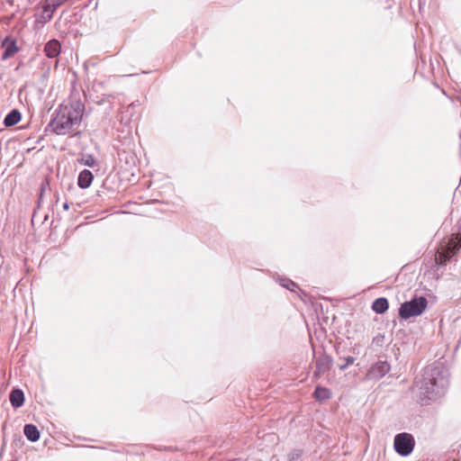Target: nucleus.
<instances>
[{
    "label": "nucleus",
    "mask_w": 461,
    "mask_h": 461,
    "mask_svg": "<svg viewBox=\"0 0 461 461\" xmlns=\"http://www.w3.org/2000/svg\"><path fill=\"white\" fill-rule=\"evenodd\" d=\"M85 105L80 101H68L59 105L50 127L58 135L68 134L75 125L81 122Z\"/></svg>",
    "instance_id": "1"
},
{
    "label": "nucleus",
    "mask_w": 461,
    "mask_h": 461,
    "mask_svg": "<svg viewBox=\"0 0 461 461\" xmlns=\"http://www.w3.org/2000/svg\"><path fill=\"white\" fill-rule=\"evenodd\" d=\"M461 249V233L453 234L447 241H441L436 255L435 261L439 265H446L447 262Z\"/></svg>",
    "instance_id": "2"
},
{
    "label": "nucleus",
    "mask_w": 461,
    "mask_h": 461,
    "mask_svg": "<svg viewBox=\"0 0 461 461\" xmlns=\"http://www.w3.org/2000/svg\"><path fill=\"white\" fill-rule=\"evenodd\" d=\"M428 301L425 297H415L410 302L403 303L399 309V316L407 320L420 315L427 308Z\"/></svg>",
    "instance_id": "3"
},
{
    "label": "nucleus",
    "mask_w": 461,
    "mask_h": 461,
    "mask_svg": "<svg viewBox=\"0 0 461 461\" xmlns=\"http://www.w3.org/2000/svg\"><path fill=\"white\" fill-rule=\"evenodd\" d=\"M438 375V368L431 366L426 367L422 377L416 380L415 385L420 390L421 393L429 397V394L434 393L435 386L437 385V375Z\"/></svg>",
    "instance_id": "4"
},
{
    "label": "nucleus",
    "mask_w": 461,
    "mask_h": 461,
    "mask_svg": "<svg viewBox=\"0 0 461 461\" xmlns=\"http://www.w3.org/2000/svg\"><path fill=\"white\" fill-rule=\"evenodd\" d=\"M415 441L414 438L410 433H400L394 438L393 447L395 451L402 456H409L414 448Z\"/></svg>",
    "instance_id": "5"
},
{
    "label": "nucleus",
    "mask_w": 461,
    "mask_h": 461,
    "mask_svg": "<svg viewBox=\"0 0 461 461\" xmlns=\"http://www.w3.org/2000/svg\"><path fill=\"white\" fill-rule=\"evenodd\" d=\"M332 366V359L326 354L320 355L316 359V369L314 376L319 377L324 373L328 372Z\"/></svg>",
    "instance_id": "6"
},
{
    "label": "nucleus",
    "mask_w": 461,
    "mask_h": 461,
    "mask_svg": "<svg viewBox=\"0 0 461 461\" xmlns=\"http://www.w3.org/2000/svg\"><path fill=\"white\" fill-rule=\"evenodd\" d=\"M390 370V365L385 361H380L375 364L368 374L373 378H381Z\"/></svg>",
    "instance_id": "7"
},
{
    "label": "nucleus",
    "mask_w": 461,
    "mask_h": 461,
    "mask_svg": "<svg viewBox=\"0 0 461 461\" xmlns=\"http://www.w3.org/2000/svg\"><path fill=\"white\" fill-rule=\"evenodd\" d=\"M60 43L57 40L49 41L44 47L46 56L50 59L56 58L60 53Z\"/></svg>",
    "instance_id": "8"
},
{
    "label": "nucleus",
    "mask_w": 461,
    "mask_h": 461,
    "mask_svg": "<svg viewBox=\"0 0 461 461\" xmlns=\"http://www.w3.org/2000/svg\"><path fill=\"white\" fill-rule=\"evenodd\" d=\"M2 46L4 48V53H3V57H2L3 59H6L8 58L13 57L18 51L16 43L12 39H8V38L5 39L3 41Z\"/></svg>",
    "instance_id": "9"
},
{
    "label": "nucleus",
    "mask_w": 461,
    "mask_h": 461,
    "mask_svg": "<svg viewBox=\"0 0 461 461\" xmlns=\"http://www.w3.org/2000/svg\"><path fill=\"white\" fill-rule=\"evenodd\" d=\"M93 174L90 170L85 169L80 172L77 179V184L80 188H87L91 185L93 181Z\"/></svg>",
    "instance_id": "10"
},
{
    "label": "nucleus",
    "mask_w": 461,
    "mask_h": 461,
    "mask_svg": "<svg viewBox=\"0 0 461 461\" xmlns=\"http://www.w3.org/2000/svg\"><path fill=\"white\" fill-rule=\"evenodd\" d=\"M23 432L30 441L35 442L40 438V431L35 425L26 424Z\"/></svg>",
    "instance_id": "11"
},
{
    "label": "nucleus",
    "mask_w": 461,
    "mask_h": 461,
    "mask_svg": "<svg viewBox=\"0 0 461 461\" xmlns=\"http://www.w3.org/2000/svg\"><path fill=\"white\" fill-rule=\"evenodd\" d=\"M10 402L14 407H21L24 402L23 391L19 389L13 390L10 393Z\"/></svg>",
    "instance_id": "12"
},
{
    "label": "nucleus",
    "mask_w": 461,
    "mask_h": 461,
    "mask_svg": "<svg viewBox=\"0 0 461 461\" xmlns=\"http://www.w3.org/2000/svg\"><path fill=\"white\" fill-rule=\"evenodd\" d=\"M313 397L319 402L327 401L330 399L331 392L329 388L317 386L313 393Z\"/></svg>",
    "instance_id": "13"
},
{
    "label": "nucleus",
    "mask_w": 461,
    "mask_h": 461,
    "mask_svg": "<svg viewBox=\"0 0 461 461\" xmlns=\"http://www.w3.org/2000/svg\"><path fill=\"white\" fill-rule=\"evenodd\" d=\"M388 301L384 297L375 300V302L372 304V309L376 313L385 312L388 310Z\"/></svg>",
    "instance_id": "14"
},
{
    "label": "nucleus",
    "mask_w": 461,
    "mask_h": 461,
    "mask_svg": "<svg viewBox=\"0 0 461 461\" xmlns=\"http://www.w3.org/2000/svg\"><path fill=\"white\" fill-rule=\"evenodd\" d=\"M21 121V113L17 110H13L5 118L4 123L10 127L17 124Z\"/></svg>",
    "instance_id": "15"
},
{
    "label": "nucleus",
    "mask_w": 461,
    "mask_h": 461,
    "mask_svg": "<svg viewBox=\"0 0 461 461\" xmlns=\"http://www.w3.org/2000/svg\"><path fill=\"white\" fill-rule=\"evenodd\" d=\"M65 0H47L44 5V12H53L56 7L60 5Z\"/></svg>",
    "instance_id": "16"
},
{
    "label": "nucleus",
    "mask_w": 461,
    "mask_h": 461,
    "mask_svg": "<svg viewBox=\"0 0 461 461\" xmlns=\"http://www.w3.org/2000/svg\"><path fill=\"white\" fill-rule=\"evenodd\" d=\"M283 285L291 291H294V288L297 287L296 284L294 283L293 281H288L286 284H284Z\"/></svg>",
    "instance_id": "17"
},
{
    "label": "nucleus",
    "mask_w": 461,
    "mask_h": 461,
    "mask_svg": "<svg viewBox=\"0 0 461 461\" xmlns=\"http://www.w3.org/2000/svg\"><path fill=\"white\" fill-rule=\"evenodd\" d=\"M84 164L89 167H93L95 165V159L91 157L84 160Z\"/></svg>",
    "instance_id": "18"
},
{
    "label": "nucleus",
    "mask_w": 461,
    "mask_h": 461,
    "mask_svg": "<svg viewBox=\"0 0 461 461\" xmlns=\"http://www.w3.org/2000/svg\"><path fill=\"white\" fill-rule=\"evenodd\" d=\"M354 363V357H349L347 358V364L349 365V364H353Z\"/></svg>",
    "instance_id": "19"
},
{
    "label": "nucleus",
    "mask_w": 461,
    "mask_h": 461,
    "mask_svg": "<svg viewBox=\"0 0 461 461\" xmlns=\"http://www.w3.org/2000/svg\"><path fill=\"white\" fill-rule=\"evenodd\" d=\"M63 207H64L65 210H68V203H64Z\"/></svg>",
    "instance_id": "20"
}]
</instances>
